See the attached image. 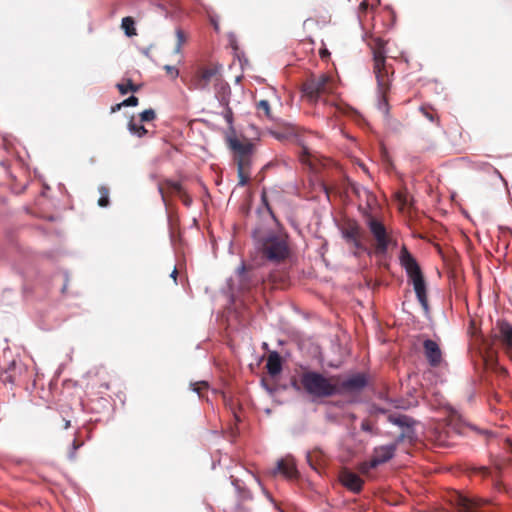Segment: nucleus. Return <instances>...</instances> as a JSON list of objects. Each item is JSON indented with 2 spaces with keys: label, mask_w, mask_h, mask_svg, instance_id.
Masks as SVG:
<instances>
[{
  "label": "nucleus",
  "mask_w": 512,
  "mask_h": 512,
  "mask_svg": "<svg viewBox=\"0 0 512 512\" xmlns=\"http://www.w3.org/2000/svg\"><path fill=\"white\" fill-rule=\"evenodd\" d=\"M385 42L377 38L373 48L374 73L378 86V110L385 116L389 114V104L385 96L389 89L388 70L386 68V55L384 50Z\"/></svg>",
  "instance_id": "1"
},
{
  "label": "nucleus",
  "mask_w": 512,
  "mask_h": 512,
  "mask_svg": "<svg viewBox=\"0 0 512 512\" xmlns=\"http://www.w3.org/2000/svg\"><path fill=\"white\" fill-rule=\"evenodd\" d=\"M399 261L411 281L417 300L425 312L429 310L426 282L415 257L403 246L400 251Z\"/></svg>",
  "instance_id": "2"
},
{
  "label": "nucleus",
  "mask_w": 512,
  "mask_h": 512,
  "mask_svg": "<svg viewBox=\"0 0 512 512\" xmlns=\"http://www.w3.org/2000/svg\"><path fill=\"white\" fill-rule=\"evenodd\" d=\"M304 390L314 397L326 398L338 395L336 384H333L327 377L317 371H307L300 377Z\"/></svg>",
  "instance_id": "3"
},
{
  "label": "nucleus",
  "mask_w": 512,
  "mask_h": 512,
  "mask_svg": "<svg viewBox=\"0 0 512 512\" xmlns=\"http://www.w3.org/2000/svg\"><path fill=\"white\" fill-rule=\"evenodd\" d=\"M262 252L270 262L279 263L287 258L289 247L285 239L269 233L263 239Z\"/></svg>",
  "instance_id": "4"
},
{
  "label": "nucleus",
  "mask_w": 512,
  "mask_h": 512,
  "mask_svg": "<svg viewBox=\"0 0 512 512\" xmlns=\"http://www.w3.org/2000/svg\"><path fill=\"white\" fill-rule=\"evenodd\" d=\"M303 93L310 101L316 102L321 95L334 93V83L326 74L313 76L303 84Z\"/></svg>",
  "instance_id": "5"
},
{
  "label": "nucleus",
  "mask_w": 512,
  "mask_h": 512,
  "mask_svg": "<svg viewBox=\"0 0 512 512\" xmlns=\"http://www.w3.org/2000/svg\"><path fill=\"white\" fill-rule=\"evenodd\" d=\"M367 226L376 241L375 253L384 256L388 252L391 239L388 236L385 225L376 218H369Z\"/></svg>",
  "instance_id": "6"
},
{
  "label": "nucleus",
  "mask_w": 512,
  "mask_h": 512,
  "mask_svg": "<svg viewBox=\"0 0 512 512\" xmlns=\"http://www.w3.org/2000/svg\"><path fill=\"white\" fill-rule=\"evenodd\" d=\"M395 452L396 444H387L375 447L372 458L369 462L362 464L361 471L367 472L369 469H374L377 466L388 462L394 457Z\"/></svg>",
  "instance_id": "7"
},
{
  "label": "nucleus",
  "mask_w": 512,
  "mask_h": 512,
  "mask_svg": "<svg viewBox=\"0 0 512 512\" xmlns=\"http://www.w3.org/2000/svg\"><path fill=\"white\" fill-rule=\"evenodd\" d=\"M237 289L241 292H248L256 287L262 280V276L258 275L255 270L246 269L242 263L236 270Z\"/></svg>",
  "instance_id": "8"
},
{
  "label": "nucleus",
  "mask_w": 512,
  "mask_h": 512,
  "mask_svg": "<svg viewBox=\"0 0 512 512\" xmlns=\"http://www.w3.org/2000/svg\"><path fill=\"white\" fill-rule=\"evenodd\" d=\"M221 70L220 65H212L209 67L200 68L191 80V86L200 91L207 90L211 81L216 79Z\"/></svg>",
  "instance_id": "9"
},
{
  "label": "nucleus",
  "mask_w": 512,
  "mask_h": 512,
  "mask_svg": "<svg viewBox=\"0 0 512 512\" xmlns=\"http://www.w3.org/2000/svg\"><path fill=\"white\" fill-rule=\"evenodd\" d=\"M271 135L279 140V141H290L291 143L299 146L300 150L298 152L299 158L303 163H306L310 157V150L306 145L304 137L294 131L289 132H279V131H271Z\"/></svg>",
  "instance_id": "10"
},
{
  "label": "nucleus",
  "mask_w": 512,
  "mask_h": 512,
  "mask_svg": "<svg viewBox=\"0 0 512 512\" xmlns=\"http://www.w3.org/2000/svg\"><path fill=\"white\" fill-rule=\"evenodd\" d=\"M457 512H489L490 504L477 498L457 494L455 498Z\"/></svg>",
  "instance_id": "11"
},
{
  "label": "nucleus",
  "mask_w": 512,
  "mask_h": 512,
  "mask_svg": "<svg viewBox=\"0 0 512 512\" xmlns=\"http://www.w3.org/2000/svg\"><path fill=\"white\" fill-rule=\"evenodd\" d=\"M368 385V378L364 373H355L336 384L338 395L343 393H357Z\"/></svg>",
  "instance_id": "12"
},
{
  "label": "nucleus",
  "mask_w": 512,
  "mask_h": 512,
  "mask_svg": "<svg viewBox=\"0 0 512 512\" xmlns=\"http://www.w3.org/2000/svg\"><path fill=\"white\" fill-rule=\"evenodd\" d=\"M230 147L235 152V162L237 165H251L252 143H243L238 139H230Z\"/></svg>",
  "instance_id": "13"
},
{
  "label": "nucleus",
  "mask_w": 512,
  "mask_h": 512,
  "mask_svg": "<svg viewBox=\"0 0 512 512\" xmlns=\"http://www.w3.org/2000/svg\"><path fill=\"white\" fill-rule=\"evenodd\" d=\"M495 337L512 360V325L506 321H498Z\"/></svg>",
  "instance_id": "14"
},
{
  "label": "nucleus",
  "mask_w": 512,
  "mask_h": 512,
  "mask_svg": "<svg viewBox=\"0 0 512 512\" xmlns=\"http://www.w3.org/2000/svg\"><path fill=\"white\" fill-rule=\"evenodd\" d=\"M423 347L429 365L432 367L439 366L442 361V352L437 342L432 339H426Z\"/></svg>",
  "instance_id": "15"
},
{
  "label": "nucleus",
  "mask_w": 512,
  "mask_h": 512,
  "mask_svg": "<svg viewBox=\"0 0 512 512\" xmlns=\"http://www.w3.org/2000/svg\"><path fill=\"white\" fill-rule=\"evenodd\" d=\"M387 420L389 423L401 428L402 431H415V425L417 424V421L412 417L398 412L389 413Z\"/></svg>",
  "instance_id": "16"
},
{
  "label": "nucleus",
  "mask_w": 512,
  "mask_h": 512,
  "mask_svg": "<svg viewBox=\"0 0 512 512\" xmlns=\"http://www.w3.org/2000/svg\"><path fill=\"white\" fill-rule=\"evenodd\" d=\"M215 97L220 106H227L230 103L231 88L230 85L221 77H217L214 82Z\"/></svg>",
  "instance_id": "17"
},
{
  "label": "nucleus",
  "mask_w": 512,
  "mask_h": 512,
  "mask_svg": "<svg viewBox=\"0 0 512 512\" xmlns=\"http://www.w3.org/2000/svg\"><path fill=\"white\" fill-rule=\"evenodd\" d=\"M343 486L354 493H359L363 487V480L354 472L345 470L340 475Z\"/></svg>",
  "instance_id": "18"
},
{
  "label": "nucleus",
  "mask_w": 512,
  "mask_h": 512,
  "mask_svg": "<svg viewBox=\"0 0 512 512\" xmlns=\"http://www.w3.org/2000/svg\"><path fill=\"white\" fill-rule=\"evenodd\" d=\"M281 473L288 479L296 478L298 470L293 459H280L277 461V466L273 473Z\"/></svg>",
  "instance_id": "19"
},
{
  "label": "nucleus",
  "mask_w": 512,
  "mask_h": 512,
  "mask_svg": "<svg viewBox=\"0 0 512 512\" xmlns=\"http://www.w3.org/2000/svg\"><path fill=\"white\" fill-rule=\"evenodd\" d=\"M266 368L271 376H276L282 371V359L278 352L273 351L269 354Z\"/></svg>",
  "instance_id": "20"
},
{
  "label": "nucleus",
  "mask_w": 512,
  "mask_h": 512,
  "mask_svg": "<svg viewBox=\"0 0 512 512\" xmlns=\"http://www.w3.org/2000/svg\"><path fill=\"white\" fill-rule=\"evenodd\" d=\"M341 234L346 242L354 241L355 239L363 236L362 229L357 223H350L346 227L342 228Z\"/></svg>",
  "instance_id": "21"
},
{
  "label": "nucleus",
  "mask_w": 512,
  "mask_h": 512,
  "mask_svg": "<svg viewBox=\"0 0 512 512\" xmlns=\"http://www.w3.org/2000/svg\"><path fill=\"white\" fill-rule=\"evenodd\" d=\"M16 368V362L11 361L5 368L0 369V380L3 383L14 384L15 382V373L14 370Z\"/></svg>",
  "instance_id": "22"
},
{
  "label": "nucleus",
  "mask_w": 512,
  "mask_h": 512,
  "mask_svg": "<svg viewBox=\"0 0 512 512\" xmlns=\"http://www.w3.org/2000/svg\"><path fill=\"white\" fill-rule=\"evenodd\" d=\"M128 131L139 138L147 134V129L140 123H136L133 118L130 119L127 125Z\"/></svg>",
  "instance_id": "23"
},
{
  "label": "nucleus",
  "mask_w": 512,
  "mask_h": 512,
  "mask_svg": "<svg viewBox=\"0 0 512 512\" xmlns=\"http://www.w3.org/2000/svg\"><path fill=\"white\" fill-rule=\"evenodd\" d=\"M121 27L128 37L136 35L135 22L132 17H124L121 21Z\"/></svg>",
  "instance_id": "24"
},
{
  "label": "nucleus",
  "mask_w": 512,
  "mask_h": 512,
  "mask_svg": "<svg viewBox=\"0 0 512 512\" xmlns=\"http://www.w3.org/2000/svg\"><path fill=\"white\" fill-rule=\"evenodd\" d=\"M249 168H250V165H243V164L237 165L238 178H239L238 184L240 186H245L248 183V181H249V172H248Z\"/></svg>",
  "instance_id": "25"
},
{
  "label": "nucleus",
  "mask_w": 512,
  "mask_h": 512,
  "mask_svg": "<svg viewBox=\"0 0 512 512\" xmlns=\"http://www.w3.org/2000/svg\"><path fill=\"white\" fill-rule=\"evenodd\" d=\"M416 439V432L415 431H402L396 438L395 442L393 444H396V447L404 442L409 441L410 443L413 442Z\"/></svg>",
  "instance_id": "26"
},
{
  "label": "nucleus",
  "mask_w": 512,
  "mask_h": 512,
  "mask_svg": "<svg viewBox=\"0 0 512 512\" xmlns=\"http://www.w3.org/2000/svg\"><path fill=\"white\" fill-rule=\"evenodd\" d=\"M100 198L98 200V205L100 207H107L109 205V190L105 186L99 187Z\"/></svg>",
  "instance_id": "27"
},
{
  "label": "nucleus",
  "mask_w": 512,
  "mask_h": 512,
  "mask_svg": "<svg viewBox=\"0 0 512 512\" xmlns=\"http://www.w3.org/2000/svg\"><path fill=\"white\" fill-rule=\"evenodd\" d=\"M347 243L355 248L356 252H354V255H357L358 252L368 253V254L370 253L368 248L362 242V237H359V238L355 239L354 241H349Z\"/></svg>",
  "instance_id": "28"
},
{
  "label": "nucleus",
  "mask_w": 512,
  "mask_h": 512,
  "mask_svg": "<svg viewBox=\"0 0 512 512\" xmlns=\"http://www.w3.org/2000/svg\"><path fill=\"white\" fill-rule=\"evenodd\" d=\"M257 110L260 113H263L267 118L271 119V109L270 104L267 100H260L257 103Z\"/></svg>",
  "instance_id": "29"
},
{
  "label": "nucleus",
  "mask_w": 512,
  "mask_h": 512,
  "mask_svg": "<svg viewBox=\"0 0 512 512\" xmlns=\"http://www.w3.org/2000/svg\"><path fill=\"white\" fill-rule=\"evenodd\" d=\"M156 117V113L153 109H146L143 112L140 113V120L141 122H149L154 120Z\"/></svg>",
  "instance_id": "30"
},
{
  "label": "nucleus",
  "mask_w": 512,
  "mask_h": 512,
  "mask_svg": "<svg viewBox=\"0 0 512 512\" xmlns=\"http://www.w3.org/2000/svg\"><path fill=\"white\" fill-rule=\"evenodd\" d=\"M261 203L263 205V207L266 209V211L270 214V216L273 218V219H276L275 218V215L273 213V210L269 204V201L267 199V196H266V191L265 189L262 190L261 192Z\"/></svg>",
  "instance_id": "31"
},
{
  "label": "nucleus",
  "mask_w": 512,
  "mask_h": 512,
  "mask_svg": "<svg viewBox=\"0 0 512 512\" xmlns=\"http://www.w3.org/2000/svg\"><path fill=\"white\" fill-rule=\"evenodd\" d=\"M176 37H177V45L174 49V52L179 53L181 51L182 45L185 42L186 38L181 29L176 30Z\"/></svg>",
  "instance_id": "32"
},
{
  "label": "nucleus",
  "mask_w": 512,
  "mask_h": 512,
  "mask_svg": "<svg viewBox=\"0 0 512 512\" xmlns=\"http://www.w3.org/2000/svg\"><path fill=\"white\" fill-rule=\"evenodd\" d=\"M478 168L481 169V170H485V171H488V170H493V172L500 178L502 179L504 182V178L502 177L501 173L496 169L494 168L491 164L487 163V162H482L478 165Z\"/></svg>",
  "instance_id": "33"
},
{
  "label": "nucleus",
  "mask_w": 512,
  "mask_h": 512,
  "mask_svg": "<svg viewBox=\"0 0 512 512\" xmlns=\"http://www.w3.org/2000/svg\"><path fill=\"white\" fill-rule=\"evenodd\" d=\"M82 446V443H78L76 440L72 442L71 449L68 453V459L74 461L76 459V451Z\"/></svg>",
  "instance_id": "34"
},
{
  "label": "nucleus",
  "mask_w": 512,
  "mask_h": 512,
  "mask_svg": "<svg viewBox=\"0 0 512 512\" xmlns=\"http://www.w3.org/2000/svg\"><path fill=\"white\" fill-rule=\"evenodd\" d=\"M138 102V98L134 95H131L122 101V105H124V107H134L138 105Z\"/></svg>",
  "instance_id": "35"
},
{
  "label": "nucleus",
  "mask_w": 512,
  "mask_h": 512,
  "mask_svg": "<svg viewBox=\"0 0 512 512\" xmlns=\"http://www.w3.org/2000/svg\"><path fill=\"white\" fill-rule=\"evenodd\" d=\"M369 414L370 415H378V414H389L388 410L385 409V408H382V407H379V406H376V405H372L370 408H369Z\"/></svg>",
  "instance_id": "36"
},
{
  "label": "nucleus",
  "mask_w": 512,
  "mask_h": 512,
  "mask_svg": "<svg viewBox=\"0 0 512 512\" xmlns=\"http://www.w3.org/2000/svg\"><path fill=\"white\" fill-rule=\"evenodd\" d=\"M164 69L172 78H177L179 75V70L175 66L165 65Z\"/></svg>",
  "instance_id": "37"
},
{
  "label": "nucleus",
  "mask_w": 512,
  "mask_h": 512,
  "mask_svg": "<svg viewBox=\"0 0 512 512\" xmlns=\"http://www.w3.org/2000/svg\"><path fill=\"white\" fill-rule=\"evenodd\" d=\"M224 108V118L228 123L233 122V112L229 105L222 106Z\"/></svg>",
  "instance_id": "38"
},
{
  "label": "nucleus",
  "mask_w": 512,
  "mask_h": 512,
  "mask_svg": "<svg viewBox=\"0 0 512 512\" xmlns=\"http://www.w3.org/2000/svg\"><path fill=\"white\" fill-rule=\"evenodd\" d=\"M361 430L367 433L373 432V425L368 420H363L361 423Z\"/></svg>",
  "instance_id": "39"
},
{
  "label": "nucleus",
  "mask_w": 512,
  "mask_h": 512,
  "mask_svg": "<svg viewBox=\"0 0 512 512\" xmlns=\"http://www.w3.org/2000/svg\"><path fill=\"white\" fill-rule=\"evenodd\" d=\"M116 87L119 90L120 94H122V95H126L129 92L128 83L127 84L118 83L116 85Z\"/></svg>",
  "instance_id": "40"
},
{
  "label": "nucleus",
  "mask_w": 512,
  "mask_h": 512,
  "mask_svg": "<svg viewBox=\"0 0 512 512\" xmlns=\"http://www.w3.org/2000/svg\"><path fill=\"white\" fill-rule=\"evenodd\" d=\"M200 385H201V386H203V387H207V386H208V383H207V382H205V381H202V382H200V383L191 384V386H192V390H193L194 392H196L197 394H200V387H199Z\"/></svg>",
  "instance_id": "41"
},
{
  "label": "nucleus",
  "mask_w": 512,
  "mask_h": 512,
  "mask_svg": "<svg viewBox=\"0 0 512 512\" xmlns=\"http://www.w3.org/2000/svg\"><path fill=\"white\" fill-rule=\"evenodd\" d=\"M479 472H480V473H481V475H482V476H484V477H488V476H492V477H493V472H492V470H491L490 468H488V467L483 466V467L479 468Z\"/></svg>",
  "instance_id": "42"
},
{
  "label": "nucleus",
  "mask_w": 512,
  "mask_h": 512,
  "mask_svg": "<svg viewBox=\"0 0 512 512\" xmlns=\"http://www.w3.org/2000/svg\"><path fill=\"white\" fill-rule=\"evenodd\" d=\"M128 89L131 92H137L139 90V86L135 85L130 79L128 80Z\"/></svg>",
  "instance_id": "43"
},
{
  "label": "nucleus",
  "mask_w": 512,
  "mask_h": 512,
  "mask_svg": "<svg viewBox=\"0 0 512 512\" xmlns=\"http://www.w3.org/2000/svg\"><path fill=\"white\" fill-rule=\"evenodd\" d=\"M496 371L502 375H506L507 374V370L500 366L499 364H496V367H495Z\"/></svg>",
  "instance_id": "44"
},
{
  "label": "nucleus",
  "mask_w": 512,
  "mask_h": 512,
  "mask_svg": "<svg viewBox=\"0 0 512 512\" xmlns=\"http://www.w3.org/2000/svg\"><path fill=\"white\" fill-rule=\"evenodd\" d=\"M122 107H124V105H122V102L112 106L111 113H115V112L119 111Z\"/></svg>",
  "instance_id": "45"
},
{
  "label": "nucleus",
  "mask_w": 512,
  "mask_h": 512,
  "mask_svg": "<svg viewBox=\"0 0 512 512\" xmlns=\"http://www.w3.org/2000/svg\"><path fill=\"white\" fill-rule=\"evenodd\" d=\"M177 275H178V271H177L176 267H174V269L172 270V272L170 274V277L174 280L175 283L177 281Z\"/></svg>",
  "instance_id": "46"
},
{
  "label": "nucleus",
  "mask_w": 512,
  "mask_h": 512,
  "mask_svg": "<svg viewBox=\"0 0 512 512\" xmlns=\"http://www.w3.org/2000/svg\"><path fill=\"white\" fill-rule=\"evenodd\" d=\"M211 21H212V24H213V26H214V29H215L216 31H218V30H219V24H218V22H217L215 19H213V18L211 19Z\"/></svg>",
  "instance_id": "47"
},
{
  "label": "nucleus",
  "mask_w": 512,
  "mask_h": 512,
  "mask_svg": "<svg viewBox=\"0 0 512 512\" xmlns=\"http://www.w3.org/2000/svg\"><path fill=\"white\" fill-rule=\"evenodd\" d=\"M424 115L431 121L433 122L434 121V116L428 112H425Z\"/></svg>",
  "instance_id": "48"
},
{
  "label": "nucleus",
  "mask_w": 512,
  "mask_h": 512,
  "mask_svg": "<svg viewBox=\"0 0 512 512\" xmlns=\"http://www.w3.org/2000/svg\"><path fill=\"white\" fill-rule=\"evenodd\" d=\"M232 484L236 487V489H240L239 480H237V479L233 480Z\"/></svg>",
  "instance_id": "49"
},
{
  "label": "nucleus",
  "mask_w": 512,
  "mask_h": 512,
  "mask_svg": "<svg viewBox=\"0 0 512 512\" xmlns=\"http://www.w3.org/2000/svg\"><path fill=\"white\" fill-rule=\"evenodd\" d=\"M69 426H70V421H69V420H67V421L65 422V429H67Z\"/></svg>",
  "instance_id": "50"
},
{
  "label": "nucleus",
  "mask_w": 512,
  "mask_h": 512,
  "mask_svg": "<svg viewBox=\"0 0 512 512\" xmlns=\"http://www.w3.org/2000/svg\"><path fill=\"white\" fill-rule=\"evenodd\" d=\"M350 418H351L352 420H355V419H356V415H355V414H351V415H350Z\"/></svg>",
  "instance_id": "51"
},
{
  "label": "nucleus",
  "mask_w": 512,
  "mask_h": 512,
  "mask_svg": "<svg viewBox=\"0 0 512 512\" xmlns=\"http://www.w3.org/2000/svg\"><path fill=\"white\" fill-rule=\"evenodd\" d=\"M306 457H307V461L310 462V453L309 452L307 453Z\"/></svg>",
  "instance_id": "52"
},
{
  "label": "nucleus",
  "mask_w": 512,
  "mask_h": 512,
  "mask_svg": "<svg viewBox=\"0 0 512 512\" xmlns=\"http://www.w3.org/2000/svg\"><path fill=\"white\" fill-rule=\"evenodd\" d=\"M338 109H339L341 112H343V113H347V111H346V110H344V109H342V108H340V107H339Z\"/></svg>",
  "instance_id": "53"
},
{
  "label": "nucleus",
  "mask_w": 512,
  "mask_h": 512,
  "mask_svg": "<svg viewBox=\"0 0 512 512\" xmlns=\"http://www.w3.org/2000/svg\"><path fill=\"white\" fill-rule=\"evenodd\" d=\"M231 282H232V283H231V285H230V286H231V287H234V285H235V284H234L233 280H231Z\"/></svg>",
  "instance_id": "54"
}]
</instances>
